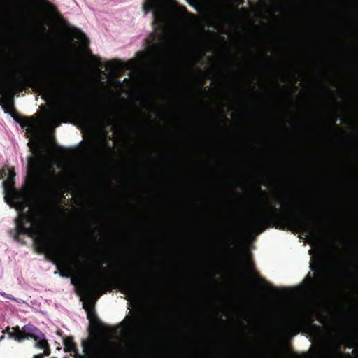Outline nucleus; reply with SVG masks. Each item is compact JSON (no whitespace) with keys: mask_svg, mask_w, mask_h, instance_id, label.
Segmentation results:
<instances>
[{"mask_svg":"<svg viewBox=\"0 0 358 358\" xmlns=\"http://www.w3.org/2000/svg\"><path fill=\"white\" fill-rule=\"evenodd\" d=\"M261 192H262V194H265V192H264V191H261Z\"/></svg>","mask_w":358,"mask_h":358,"instance_id":"obj_34","label":"nucleus"},{"mask_svg":"<svg viewBox=\"0 0 358 358\" xmlns=\"http://www.w3.org/2000/svg\"><path fill=\"white\" fill-rule=\"evenodd\" d=\"M45 6L50 13H55L57 12L56 6L55 5H53L52 3H49V2H45Z\"/></svg>","mask_w":358,"mask_h":358,"instance_id":"obj_21","label":"nucleus"},{"mask_svg":"<svg viewBox=\"0 0 358 358\" xmlns=\"http://www.w3.org/2000/svg\"><path fill=\"white\" fill-rule=\"evenodd\" d=\"M5 201L18 210L15 219V227L10 231L15 241L22 243L20 235H27L33 238L35 250L38 254H44L48 260L52 262L62 277L69 278L73 268L68 257L72 248L66 239L56 238L47 229V217L39 208L24 211L25 208L24 196L15 187L3 191Z\"/></svg>","mask_w":358,"mask_h":358,"instance_id":"obj_1","label":"nucleus"},{"mask_svg":"<svg viewBox=\"0 0 358 358\" xmlns=\"http://www.w3.org/2000/svg\"><path fill=\"white\" fill-rule=\"evenodd\" d=\"M119 288L121 293L131 296H138L145 292H151L155 289L153 284L132 276L129 278L117 279L112 289Z\"/></svg>","mask_w":358,"mask_h":358,"instance_id":"obj_4","label":"nucleus"},{"mask_svg":"<svg viewBox=\"0 0 358 358\" xmlns=\"http://www.w3.org/2000/svg\"><path fill=\"white\" fill-rule=\"evenodd\" d=\"M0 75H1V76L2 78H6L7 74H6V71H5L4 69H0Z\"/></svg>","mask_w":358,"mask_h":358,"instance_id":"obj_25","label":"nucleus"},{"mask_svg":"<svg viewBox=\"0 0 358 358\" xmlns=\"http://www.w3.org/2000/svg\"><path fill=\"white\" fill-rule=\"evenodd\" d=\"M140 322V318L136 317L132 319V326H137Z\"/></svg>","mask_w":358,"mask_h":358,"instance_id":"obj_22","label":"nucleus"},{"mask_svg":"<svg viewBox=\"0 0 358 358\" xmlns=\"http://www.w3.org/2000/svg\"><path fill=\"white\" fill-rule=\"evenodd\" d=\"M63 343L64 345V350L65 352H73L71 355L76 358H82L83 357L78 353V350L73 336H65L63 338Z\"/></svg>","mask_w":358,"mask_h":358,"instance_id":"obj_13","label":"nucleus"},{"mask_svg":"<svg viewBox=\"0 0 358 358\" xmlns=\"http://www.w3.org/2000/svg\"><path fill=\"white\" fill-rule=\"evenodd\" d=\"M353 317H354V318H355V320H357V314H356V313H354V314H353Z\"/></svg>","mask_w":358,"mask_h":358,"instance_id":"obj_30","label":"nucleus"},{"mask_svg":"<svg viewBox=\"0 0 358 358\" xmlns=\"http://www.w3.org/2000/svg\"><path fill=\"white\" fill-rule=\"evenodd\" d=\"M7 172L6 169H3L2 170H0V180L3 179L4 177L6 176Z\"/></svg>","mask_w":358,"mask_h":358,"instance_id":"obj_23","label":"nucleus"},{"mask_svg":"<svg viewBox=\"0 0 358 358\" xmlns=\"http://www.w3.org/2000/svg\"><path fill=\"white\" fill-rule=\"evenodd\" d=\"M57 350H60L61 348H60V347H59V346H58V347L57 348Z\"/></svg>","mask_w":358,"mask_h":358,"instance_id":"obj_35","label":"nucleus"},{"mask_svg":"<svg viewBox=\"0 0 358 358\" xmlns=\"http://www.w3.org/2000/svg\"><path fill=\"white\" fill-rule=\"evenodd\" d=\"M106 69L113 74L120 71L122 69V64L119 60H112L106 64Z\"/></svg>","mask_w":358,"mask_h":358,"instance_id":"obj_19","label":"nucleus"},{"mask_svg":"<svg viewBox=\"0 0 358 358\" xmlns=\"http://www.w3.org/2000/svg\"><path fill=\"white\" fill-rule=\"evenodd\" d=\"M7 172V180L3 182V191H8V189L15 187V172L13 168H6Z\"/></svg>","mask_w":358,"mask_h":358,"instance_id":"obj_15","label":"nucleus"},{"mask_svg":"<svg viewBox=\"0 0 358 358\" xmlns=\"http://www.w3.org/2000/svg\"><path fill=\"white\" fill-rule=\"evenodd\" d=\"M248 227L252 232L259 234L267 228L285 229L288 225L295 226L306 232L314 234L308 219L291 217L278 212L275 205L270 206V210L252 214L247 222Z\"/></svg>","mask_w":358,"mask_h":358,"instance_id":"obj_3","label":"nucleus"},{"mask_svg":"<svg viewBox=\"0 0 358 358\" xmlns=\"http://www.w3.org/2000/svg\"><path fill=\"white\" fill-rule=\"evenodd\" d=\"M82 346L89 358H115L114 351L108 345L96 342L87 343L83 341Z\"/></svg>","mask_w":358,"mask_h":358,"instance_id":"obj_7","label":"nucleus"},{"mask_svg":"<svg viewBox=\"0 0 358 358\" xmlns=\"http://www.w3.org/2000/svg\"><path fill=\"white\" fill-rule=\"evenodd\" d=\"M143 8L145 13H148L150 11L152 12L153 25H155L157 27H161L164 25L165 22V15L163 12L157 8L156 4L153 1L145 2L143 3Z\"/></svg>","mask_w":358,"mask_h":358,"instance_id":"obj_11","label":"nucleus"},{"mask_svg":"<svg viewBox=\"0 0 358 358\" xmlns=\"http://www.w3.org/2000/svg\"><path fill=\"white\" fill-rule=\"evenodd\" d=\"M52 115L54 117H56L57 116V113L55 111L52 112Z\"/></svg>","mask_w":358,"mask_h":358,"instance_id":"obj_31","label":"nucleus"},{"mask_svg":"<svg viewBox=\"0 0 358 358\" xmlns=\"http://www.w3.org/2000/svg\"><path fill=\"white\" fill-rule=\"evenodd\" d=\"M34 347L43 350V355L49 356L51 354L50 346L43 333H42L41 338L38 340H34Z\"/></svg>","mask_w":358,"mask_h":358,"instance_id":"obj_14","label":"nucleus"},{"mask_svg":"<svg viewBox=\"0 0 358 358\" xmlns=\"http://www.w3.org/2000/svg\"><path fill=\"white\" fill-rule=\"evenodd\" d=\"M106 263V261H103L101 264H99V267L103 265V264Z\"/></svg>","mask_w":358,"mask_h":358,"instance_id":"obj_29","label":"nucleus"},{"mask_svg":"<svg viewBox=\"0 0 358 358\" xmlns=\"http://www.w3.org/2000/svg\"><path fill=\"white\" fill-rule=\"evenodd\" d=\"M277 86H278V87L281 88V89H285V86H282V85H280L279 83H277Z\"/></svg>","mask_w":358,"mask_h":358,"instance_id":"obj_27","label":"nucleus"},{"mask_svg":"<svg viewBox=\"0 0 358 358\" xmlns=\"http://www.w3.org/2000/svg\"><path fill=\"white\" fill-rule=\"evenodd\" d=\"M14 120L20 124L23 128L27 127L34 129L36 127V120L34 117H19L13 116Z\"/></svg>","mask_w":358,"mask_h":358,"instance_id":"obj_17","label":"nucleus"},{"mask_svg":"<svg viewBox=\"0 0 358 358\" xmlns=\"http://www.w3.org/2000/svg\"><path fill=\"white\" fill-rule=\"evenodd\" d=\"M44 357H46L43 353H40L38 355H36L33 357V358H44Z\"/></svg>","mask_w":358,"mask_h":358,"instance_id":"obj_26","label":"nucleus"},{"mask_svg":"<svg viewBox=\"0 0 358 358\" xmlns=\"http://www.w3.org/2000/svg\"><path fill=\"white\" fill-rule=\"evenodd\" d=\"M336 129L338 130V131H342V132H344L338 126H336Z\"/></svg>","mask_w":358,"mask_h":358,"instance_id":"obj_28","label":"nucleus"},{"mask_svg":"<svg viewBox=\"0 0 358 358\" xmlns=\"http://www.w3.org/2000/svg\"><path fill=\"white\" fill-rule=\"evenodd\" d=\"M87 268L92 274V288L85 286L84 287V292L89 300H91L94 296V291H102V294L106 293V288L111 285V284L102 280L97 274V266H95L94 262L88 264Z\"/></svg>","mask_w":358,"mask_h":358,"instance_id":"obj_8","label":"nucleus"},{"mask_svg":"<svg viewBox=\"0 0 358 358\" xmlns=\"http://www.w3.org/2000/svg\"><path fill=\"white\" fill-rule=\"evenodd\" d=\"M72 31L73 36L77 39L82 40L84 46H87L89 45V40L84 33H83L80 29L76 27H73Z\"/></svg>","mask_w":358,"mask_h":358,"instance_id":"obj_20","label":"nucleus"},{"mask_svg":"<svg viewBox=\"0 0 358 358\" xmlns=\"http://www.w3.org/2000/svg\"><path fill=\"white\" fill-rule=\"evenodd\" d=\"M37 150L34 151L35 156H29L27 158V169L29 174L33 180H36L40 174L39 166L41 161L45 157L43 146L41 144H36Z\"/></svg>","mask_w":358,"mask_h":358,"instance_id":"obj_10","label":"nucleus"},{"mask_svg":"<svg viewBox=\"0 0 358 358\" xmlns=\"http://www.w3.org/2000/svg\"><path fill=\"white\" fill-rule=\"evenodd\" d=\"M295 202H294L293 200H289V201L287 203H286V210H289L288 211L286 210V212L285 211H279V213H280L282 215H287L291 217H296V218H302V219H308L311 223V227L314 231V234H311V233H309V232H306L303 229H301V228H299L297 227H295V226H290V225H288L285 228H294L295 229L297 230V231H300V232H302V233H304V234H308L310 237L313 238H317L320 237V231L319 230V228H318V225H317V218L316 217V216L313 214H303L302 215H296L293 213H291V212H293V209H294V207L295 206Z\"/></svg>","mask_w":358,"mask_h":358,"instance_id":"obj_6","label":"nucleus"},{"mask_svg":"<svg viewBox=\"0 0 358 358\" xmlns=\"http://www.w3.org/2000/svg\"><path fill=\"white\" fill-rule=\"evenodd\" d=\"M45 78V80L36 75L29 76L22 75L8 80L4 96L0 98V105L5 113L11 115L13 117L15 116L14 96H18L20 92H23L26 87L29 86L31 83L41 85L49 96L55 95L66 96L70 94L71 86L60 69L52 68Z\"/></svg>","mask_w":358,"mask_h":358,"instance_id":"obj_2","label":"nucleus"},{"mask_svg":"<svg viewBox=\"0 0 358 358\" xmlns=\"http://www.w3.org/2000/svg\"><path fill=\"white\" fill-rule=\"evenodd\" d=\"M78 115L81 122L85 125H90L101 120L112 124L115 121L113 114L100 102L90 108L80 110Z\"/></svg>","mask_w":358,"mask_h":358,"instance_id":"obj_5","label":"nucleus"},{"mask_svg":"<svg viewBox=\"0 0 358 358\" xmlns=\"http://www.w3.org/2000/svg\"><path fill=\"white\" fill-rule=\"evenodd\" d=\"M83 308L87 311V319H89L91 322H94L97 328H101L103 324L97 318L94 308H90V305L87 304L86 303H83Z\"/></svg>","mask_w":358,"mask_h":358,"instance_id":"obj_18","label":"nucleus"},{"mask_svg":"<svg viewBox=\"0 0 358 358\" xmlns=\"http://www.w3.org/2000/svg\"><path fill=\"white\" fill-rule=\"evenodd\" d=\"M48 180L47 187L53 190L58 187L59 185V176L55 171H51L47 173Z\"/></svg>","mask_w":358,"mask_h":358,"instance_id":"obj_16","label":"nucleus"},{"mask_svg":"<svg viewBox=\"0 0 358 358\" xmlns=\"http://www.w3.org/2000/svg\"><path fill=\"white\" fill-rule=\"evenodd\" d=\"M336 120H334L333 121L332 124H333L334 125H335V124H336Z\"/></svg>","mask_w":358,"mask_h":358,"instance_id":"obj_32","label":"nucleus"},{"mask_svg":"<svg viewBox=\"0 0 358 358\" xmlns=\"http://www.w3.org/2000/svg\"><path fill=\"white\" fill-rule=\"evenodd\" d=\"M150 37L151 38L145 40L148 47V54L150 57H156L160 49V44L158 43V36L155 32H152L150 34Z\"/></svg>","mask_w":358,"mask_h":358,"instance_id":"obj_12","label":"nucleus"},{"mask_svg":"<svg viewBox=\"0 0 358 358\" xmlns=\"http://www.w3.org/2000/svg\"><path fill=\"white\" fill-rule=\"evenodd\" d=\"M16 334H10V338H13L18 342L24 339L38 340L42 337V331L33 324H28L20 329L19 326L12 328Z\"/></svg>","mask_w":358,"mask_h":358,"instance_id":"obj_9","label":"nucleus"},{"mask_svg":"<svg viewBox=\"0 0 358 358\" xmlns=\"http://www.w3.org/2000/svg\"><path fill=\"white\" fill-rule=\"evenodd\" d=\"M3 333L7 334L9 337H10V334H16V332H15L14 331H10V328L9 327H6V329L4 331H3Z\"/></svg>","mask_w":358,"mask_h":358,"instance_id":"obj_24","label":"nucleus"},{"mask_svg":"<svg viewBox=\"0 0 358 358\" xmlns=\"http://www.w3.org/2000/svg\"><path fill=\"white\" fill-rule=\"evenodd\" d=\"M310 268H311V270H315V269L313 266H310Z\"/></svg>","mask_w":358,"mask_h":358,"instance_id":"obj_33","label":"nucleus"}]
</instances>
